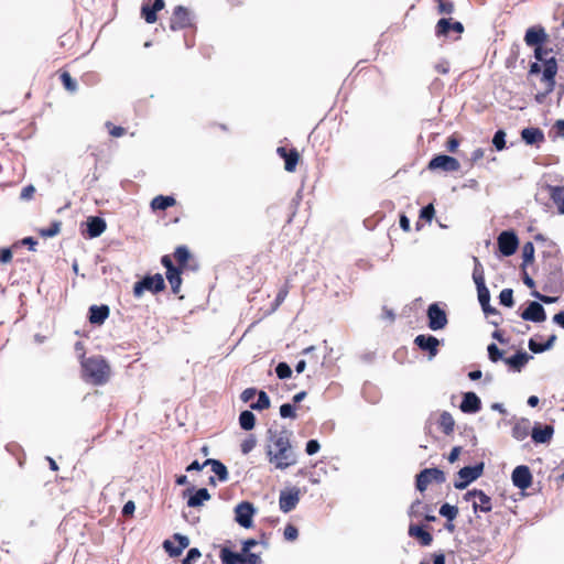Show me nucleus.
<instances>
[{
    "label": "nucleus",
    "instance_id": "f257e3e1",
    "mask_svg": "<svg viewBox=\"0 0 564 564\" xmlns=\"http://www.w3.org/2000/svg\"><path fill=\"white\" fill-rule=\"evenodd\" d=\"M286 434V430L278 432L271 427L267 432L268 442L272 443L276 448L273 451L271 444H268L265 447L267 458L269 463L274 464L275 469L280 470H284L297 463V454L293 449Z\"/></svg>",
    "mask_w": 564,
    "mask_h": 564
},
{
    "label": "nucleus",
    "instance_id": "f03ea898",
    "mask_svg": "<svg viewBox=\"0 0 564 564\" xmlns=\"http://www.w3.org/2000/svg\"><path fill=\"white\" fill-rule=\"evenodd\" d=\"M83 377L94 386H102L109 380L110 366L102 356H93L82 361Z\"/></svg>",
    "mask_w": 564,
    "mask_h": 564
},
{
    "label": "nucleus",
    "instance_id": "7ed1b4c3",
    "mask_svg": "<svg viewBox=\"0 0 564 564\" xmlns=\"http://www.w3.org/2000/svg\"><path fill=\"white\" fill-rule=\"evenodd\" d=\"M165 289L166 284L161 273H147L133 284L132 293L135 299H140L145 291L155 295Z\"/></svg>",
    "mask_w": 564,
    "mask_h": 564
},
{
    "label": "nucleus",
    "instance_id": "20e7f679",
    "mask_svg": "<svg viewBox=\"0 0 564 564\" xmlns=\"http://www.w3.org/2000/svg\"><path fill=\"white\" fill-rule=\"evenodd\" d=\"M221 564H260L259 554L251 551L236 552L229 546H221L219 552Z\"/></svg>",
    "mask_w": 564,
    "mask_h": 564
},
{
    "label": "nucleus",
    "instance_id": "39448f33",
    "mask_svg": "<svg viewBox=\"0 0 564 564\" xmlns=\"http://www.w3.org/2000/svg\"><path fill=\"white\" fill-rule=\"evenodd\" d=\"M557 59L554 56H551V59L546 62L545 69L542 72L541 80L545 84V90L539 91L534 99L538 104H543L546 97L554 90L556 85V74H557Z\"/></svg>",
    "mask_w": 564,
    "mask_h": 564
},
{
    "label": "nucleus",
    "instance_id": "423d86ee",
    "mask_svg": "<svg viewBox=\"0 0 564 564\" xmlns=\"http://www.w3.org/2000/svg\"><path fill=\"white\" fill-rule=\"evenodd\" d=\"M484 470V462L462 467L457 471L458 479L454 481V488L458 490L466 489L471 482H474L475 480L482 476Z\"/></svg>",
    "mask_w": 564,
    "mask_h": 564
},
{
    "label": "nucleus",
    "instance_id": "0eeeda50",
    "mask_svg": "<svg viewBox=\"0 0 564 564\" xmlns=\"http://www.w3.org/2000/svg\"><path fill=\"white\" fill-rule=\"evenodd\" d=\"M438 485L446 481L445 473L438 467L423 468L415 475V489L424 492L432 482Z\"/></svg>",
    "mask_w": 564,
    "mask_h": 564
},
{
    "label": "nucleus",
    "instance_id": "6e6552de",
    "mask_svg": "<svg viewBox=\"0 0 564 564\" xmlns=\"http://www.w3.org/2000/svg\"><path fill=\"white\" fill-rule=\"evenodd\" d=\"M426 317L427 327L433 332L444 329L448 324L447 313L437 302L429 305Z\"/></svg>",
    "mask_w": 564,
    "mask_h": 564
},
{
    "label": "nucleus",
    "instance_id": "1a4fd4ad",
    "mask_svg": "<svg viewBox=\"0 0 564 564\" xmlns=\"http://www.w3.org/2000/svg\"><path fill=\"white\" fill-rule=\"evenodd\" d=\"M235 521L243 529H250L253 525V518L257 513L254 505L248 500L239 502L235 509Z\"/></svg>",
    "mask_w": 564,
    "mask_h": 564
},
{
    "label": "nucleus",
    "instance_id": "9d476101",
    "mask_svg": "<svg viewBox=\"0 0 564 564\" xmlns=\"http://www.w3.org/2000/svg\"><path fill=\"white\" fill-rule=\"evenodd\" d=\"M497 247L501 257H511L519 247V238L513 229L502 230L497 238Z\"/></svg>",
    "mask_w": 564,
    "mask_h": 564
},
{
    "label": "nucleus",
    "instance_id": "9b49d317",
    "mask_svg": "<svg viewBox=\"0 0 564 564\" xmlns=\"http://www.w3.org/2000/svg\"><path fill=\"white\" fill-rule=\"evenodd\" d=\"M558 31L560 29H556L555 32L551 34V36L557 39ZM549 37L550 34L546 33L544 26H542L541 24H536L527 29L523 40L529 47H533L545 45Z\"/></svg>",
    "mask_w": 564,
    "mask_h": 564
},
{
    "label": "nucleus",
    "instance_id": "f8f14e48",
    "mask_svg": "<svg viewBox=\"0 0 564 564\" xmlns=\"http://www.w3.org/2000/svg\"><path fill=\"white\" fill-rule=\"evenodd\" d=\"M460 167L459 161L448 154L440 153L432 156L427 163L430 171L456 172Z\"/></svg>",
    "mask_w": 564,
    "mask_h": 564
},
{
    "label": "nucleus",
    "instance_id": "ddd939ff",
    "mask_svg": "<svg viewBox=\"0 0 564 564\" xmlns=\"http://www.w3.org/2000/svg\"><path fill=\"white\" fill-rule=\"evenodd\" d=\"M413 343L421 351L426 352L429 360H432L437 356L442 341L434 335L420 334L414 338Z\"/></svg>",
    "mask_w": 564,
    "mask_h": 564
},
{
    "label": "nucleus",
    "instance_id": "4468645a",
    "mask_svg": "<svg viewBox=\"0 0 564 564\" xmlns=\"http://www.w3.org/2000/svg\"><path fill=\"white\" fill-rule=\"evenodd\" d=\"M183 497L187 499L186 503L189 508H199L212 498L207 488H196L193 485L183 490Z\"/></svg>",
    "mask_w": 564,
    "mask_h": 564
},
{
    "label": "nucleus",
    "instance_id": "2eb2a0df",
    "mask_svg": "<svg viewBox=\"0 0 564 564\" xmlns=\"http://www.w3.org/2000/svg\"><path fill=\"white\" fill-rule=\"evenodd\" d=\"M107 229L106 220L100 216H89L82 224V234L88 239L100 237Z\"/></svg>",
    "mask_w": 564,
    "mask_h": 564
},
{
    "label": "nucleus",
    "instance_id": "dca6fc26",
    "mask_svg": "<svg viewBox=\"0 0 564 564\" xmlns=\"http://www.w3.org/2000/svg\"><path fill=\"white\" fill-rule=\"evenodd\" d=\"M520 317L525 322L543 323L546 321V311L539 301H528L527 307L519 312Z\"/></svg>",
    "mask_w": 564,
    "mask_h": 564
},
{
    "label": "nucleus",
    "instance_id": "f3484780",
    "mask_svg": "<svg viewBox=\"0 0 564 564\" xmlns=\"http://www.w3.org/2000/svg\"><path fill=\"white\" fill-rule=\"evenodd\" d=\"M301 490L297 487H291L280 491L279 508L283 513L294 510L300 501Z\"/></svg>",
    "mask_w": 564,
    "mask_h": 564
},
{
    "label": "nucleus",
    "instance_id": "a211bd4d",
    "mask_svg": "<svg viewBox=\"0 0 564 564\" xmlns=\"http://www.w3.org/2000/svg\"><path fill=\"white\" fill-rule=\"evenodd\" d=\"M193 25L192 14L184 6H176L170 20V29L178 31Z\"/></svg>",
    "mask_w": 564,
    "mask_h": 564
},
{
    "label": "nucleus",
    "instance_id": "6ab92c4d",
    "mask_svg": "<svg viewBox=\"0 0 564 564\" xmlns=\"http://www.w3.org/2000/svg\"><path fill=\"white\" fill-rule=\"evenodd\" d=\"M512 485L524 491L529 489L533 481L532 473L527 465H518L511 473Z\"/></svg>",
    "mask_w": 564,
    "mask_h": 564
},
{
    "label": "nucleus",
    "instance_id": "aec40b11",
    "mask_svg": "<svg viewBox=\"0 0 564 564\" xmlns=\"http://www.w3.org/2000/svg\"><path fill=\"white\" fill-rule=\"evenodd\" d=\"M172 538L177 543L176 545L172 540L166 539L163 541L162 546L170 557H177L189 545V539L182 533H174Z\"/></svg>",
    "mask_w": 564,
    "mask_h": 564
},
{
    "label": "nucleus",
    "instance_id": "412c9836",
    "mask_svg": "<svg viewBox=\"0 0 564 564\" xmlns=\"http://www.w3.org/2000/svg\"><path fill=\"white\" fill-rule=\"evenodd\" d=\"M452 32L462 34L464 32L463 23L454 21L452 18H441L435 26V35L437 37H447Z\"/></svg>",
    "mask_w": 564,
    "mask_h": 564
},
{
    "label": "nucleus",
    "instance_id": "4be33fe9",
    "mask_svg": "<svg viewBox=\"0 0 564 564\" xmlns=\"http://www.w3.org/2000/svg\"><path fill=\"white\" fill-rule=\"evenodd\" d=\"M564 274L562 268L554 265L546 275L543 290L551 293H557L563 290Z\"/></svg>",
    "mask_w": 564,
    "mask_h": 564
},
{
    "label": "nucleus",
    "instance_id": "5701e85b",
    "mask_svg": "<svg viewBox=\"0 0 564 564\" xmlns=\"http://www.w3.org/2000/svg\"><path fill=\"white\" fill-rule=\"evenodd\" d=\"M533 356L520 348L513 355L506 357L505 364L511 372H521Z\"/></svg>",
    "mask_w": 564,
    "mask_h": 564
},
{
    "label": "nucleus",
    "instance_id": "b1692460",
    "mask_svg": "<svg viewBox=\"0 0 564 564\" xmlns=\"http://www.w3.org/2000/svg\"><path fill=\"white\" fill-rule=\"evenodd\" d=\"M481 399L474 391H467L462 394L459 410L465 414H476L481 410Z\"/></svg>",
    "mask_w": 564,
    "mask_h": 564
},
{
    "label": "nucleus",
    "instance_id": "393cba45",
    "mask_svg": "<svg viewBox=\"0 0 564 564\" xmlns=\"http://www.w3.org/2000/svg\"><path fill=\"white\" fill-rule=\"evenodd\" d=\"M554 427L551 424L536 422L531 430V438L534 444H547L552 440Z\"/></svg>",
    "mask_w": 564,
    "mask_h": 564
},
{
    "label": "nucleus",
    "instance_id": "a878e982",
    "mask_svg": "<svg viewBox=\"0 0 564 564\" xmlns=\"http://www.w3.org/2000/svg\"><path fill=\"white\" fill-rule=\"evenodd\" d=\"M408 534L410 538L417 540L422 546H430L433 542V535L426 530L424 524H415L411 522L408 529Z\"/></svg>",
    "mask_w": 564,
    "mask_h": 564
},
{
    "label": "nucleus",
    "instance_id": "bb28decb",
    "mask_svg": "<svg viewBox=\"0 0 564 564\" xmlns=\"http://www.w3.org/2000/svg\"><path fill=\"white\" fill-rule=\"evenodd\" d=\"M278 155L284 160V169L288 172H294L299 161L300 154L295 148L286 149L285 147H279L276 149Z\"/></svg>",
    "mask_w": 564,
    "mask_h": 564
},
{
    "label": "nucleus",
    "instance_id": "cd10ccee",
    "mask_svg": "<svg viewBox=\"0 0 564 564\" xmlns=\"http://www.w3.org/2000/svg\"><path fill=\"white\" fill-rule=\"evenodd\" d=\"M521 139L527 145L540 147L545 141L544 132L538 127H527L521 130Z\"/></svg>",
    "mask_w": 564,
    "mask_h": 564
},
{
    "label": "nucleus",
    "instance_id": "c85d7f7f",
    "mask_svg": "<svg viewBox=\"0 0 564 564\" xmlns=\"http://www.w3.org/2000/svg\"><path fill=\"white\" fill-rule=\"evenodd\" d=\"M110 308L106 304L101 305H91L88 308V321L93 325L100 326L102 325L106 319L109 317Z\"/></svg>",
    "mask_w": 564,
    "mask_h": 564
},
{
    "label": "nucleus",
    "instance_id": "c756f323",
    "mask_svg": "<svg viewBox=\"0 0 564 564\" xmlns=\"http://www.w3.org/2000/svg\"><path fill=\"white\" fill-rule=\"evenodd\" d=\"M512 420H514V424L512 426L511 435L514 440L523 441L529 435H531L532 427H531V422L529 419L521 417V419L516 420L513 417Z\"/></svg>",
    "mask_w": 564,
    "mask_h": 564
},
{
    "label": "nucleus",
    "instance_id": "7c9ffc66",
    "mask_svg": "<svg viewBox=\"0 0 564 564\" xmlns=\"http://www.w3.org/2000/svg\"><path fill=\"white\" fill-rule=\"evenodd\" d=\"M556 339L557 337L555 334L550 335L547 339L542 343L536 341L534 338H530L528 341V347L530 351H532L533 354H542L544 351L552 349Z\"/></svg>",
    "mask_w": 564,
    "mask_h": 564
},
{
    "label": "nucleus",
    "instance_id": "2f4dec72",
    "mask_svg": "<svg viewBox=\"0 0 564 564\" xmlns=\"http://www.w3.org/2000/svg\"><path fill=\"white\" fill-rule=\"evenodd\" d=\"M491 510V498L484 490H481L477 501H474L473 503V511L477 517H479V513H488Z\"/></svg>",
    "mask_w": 564,
    "mask_h": 564
},
{
    "label": "nucleus",
    "instance_id": "473e14b6",
    "mask_svg": "<svg viewBox=\"0 0 564 564\" xmlns=\"http://www.w3.org/2000/svg\"><path fill=\"white\" fill-rule=\"evenodd\" d=\"M176 204V199L172 195H158L155 196L151 203L150 207L152 210H166L167 208L174 206Z\"/></svg>",
    "mask_w": 564,
    "mask_h": 564
},
{
    "label": "nucleus",
    "instance_id": "72a5a7b5",
    "mask_svg": "<svg viewBox=\"0 0 564 564\" xmlns=\"http://www.w3.org/2000/svg\"><path fill=\"white\" fill-rule=\"evenodd\" d=\"M550 197L556 205L558 214L564 215V186L549 185Z\"/></svg>",
    "mask_w": 564,
    "mask_h": 564
},
{
    "label": "nucleus",
    "instance_id": "f704fd0d",
    "mask_svg": "<svg viewBox=\"0 0 564 564\" xmlns=\"http://www.w3.org/2000/svg\"><path fill=\"white\" fill-rule=\"evenodd\" d=\"M183 271L184 270L182 268H177L174 271L165 272L166 280L169 281V283L171 285V290H172L173 294H178V292L181 290V285L183 282V279H182Z\"/></svg>",
    "mask_w": 564,
    "mask_h": 564
},
{
    "label": "nucleus",
    "instance_id": "c9c22d12",
    "mask_svg": "<svg viewBox=\"0 0 564 564\" xmlns=\"http://www.w3.org/2000/svg\"><path fill=\"white\" fill-rule=\"evenodd\" d=\"M438 426L445 435H451L455 427L453 415L447 411H443L438 419Z\"/></svg>",
    "mask_w": 564,
    "mask_h": 564
},
{
    "label": "nucleus",
    "instance_id": "e433bc0d",
    "mask_svg": "<svg viewBox=\"0 0 564 564\" xmlns=\"http://www.w3.org/2000/svg\"><path fill=\"white\" fill-rule=\"evenodd\" d=\"M238 420H239L240 429L243 431H251L256 426L257 419H256L254 413L250 410L241 411Z\"/></svg>",
    "mask_w": 564,
    "mask_h": 564
},
{
    "label": "nucleus",
    "instance_id": "4c0bfd02",
    "mask_svg": "<svg viewBox=\"0 0 564 564\" xmlns=\"http://www.w3.org/2000/svg\"><path fill=\"white\" fill-rule=\"evenodd\" d=\"M174 258L177 262V268L185 270L187 262L191 259V252L186 246H178L175 248Z\"/></svg>",
    "mask_w": 564,
    "mask_h": 564
},
{
    "label": "nucleus",
    "instance_id": "58836bf2",
    "mask_svg": "<svg viewBox=\"0 0 564 564\" xmlns=\"http://www.w3.org/2000/svg\"><path fill=\"white\" fill-rule=\"evenodd\" d=\"M534 245L531 241H528L522 247V264L521 270H524L529 264H532L534 261Z\"/></svg>",
    "mask_w": 564,
    "mask_h": 564
},
{
    "label": "nucleus",
    "instance_id": "ea45409f",
    "mask_svg": "<svg viewBox=\"0 0 564 564\" xmlns=\"http://www.w3.org/2000/svg\"><path fill=\"white\" fill-rule=\"evenodd\" d=\"M258 399L250 404V409L254 411H263L270 408L271 401L265 391L260 390L257 393Z\"/></svg>",
    "mask_w": 564,
    "mask_h": 564
},
{
    "label": "nucleus",
    "instance_id": "a19ab883",
    "mask_svg": "<svg viewBox=\"0 0 564 564\" xmlns=\"http://www.w3.org/2000/svg\"><path fill=\"white\" fill-rule=\"evenodd\" d=\"M141 18L149 24L155 23L158 20V11L153 9L151 3L145 0L141 6Z\"/></svg>",
    "mask_w": 564,
    "mask_h": 564
},
{
    "label": "nucleus",
    "instance_id": "79ce46f5",
    "mask_svg": "<svg viewBox=\"0 0 564 564\" xmlns=\"http://www.w3.org/2000/svg\"><path fill=\"white\" fill-rule=\"evenodd\" d=\"M487 355L488 359L494 364H497L498 361L505 362V350L500 349L495 343H490L487 346Z\"/></svg>",
    "mask_w": 564,
    "mask_h": 564
},
{
    "label": "nucleus",
    "instance_id": "37998d69",
    "mask_svg": "<svg viewBox=\"0 0 564 564\" xmlns=\"http://www.w3.org/2000/svg\"><path fill=\"white\" fill-rule=\"evenodd\" d=\"M532 48H533V53H534V58L538 62H541L542 66H543V69H545L546 62L551 59V57H546V55L550 54V53H553L554 48L553 47H545V45H543V46H533Z\"/></svg>",
    "mask_w": 564,
    "mask_h": 564
},
{
    "label": "nucleus",
    "instance_id": "c03bdc74",
    "mask_svg": "<svg viewBox=\"0 0 564 564\" xmlns=\"http://www.w3.org/2000/svg\"><path fill=\"white\" fill-rule=\"evenodd\" d=\"M458 512H459L458 508L448 502L443 503L438 510L440 516L449 521H454L456 519Z\"/></svg>",
    "mask_w": 564,
    "mask_h": 564
},
{
    "label": "nucleus",
    "instance_id": "a18cd8bd",
    "mask_svg": "<svg viewBox=\"0 0 564 564\" xmlns=\"http://www.w3.org/2000/svg\"><path fill=\"white\" fill-rule=\"evenodd\" d=\"M62 227L61 220H53L46 228L39 229V235L43 238H52L59 234Z\"/></svg>",
    "mask_w": 564,
    "mask_h": 564
},
{
    "label": "nucleus",
    "instance_id": "49530a36",
    "mask_svg": "<svg viewBox=\"0 0 564 564\" xmlns=\"http://www.w3.org/2000/svg\"><path fill=\"white\" fill-rule=\"evenodd\" d=\"M212 471L220 482H226L229 479L228 468L221 460H218L217 464H213Z\"/></svg>",
    "mask_w": 564,
    "mask_h": 564
},
{
    "label": "nucleus",
    "instance_id": "de8ad7c7",
    "mask_svg": "<svg viewBox=\"0 0 564 564\" xmlns=\"http://www.w3.org/2000/svg\"><path fill=\"white\" fill-rule=\"evenodd\" d=\"M476 289L480 306L488 305V303H490V291L487 288L486 282L476 284Z\"/></svg>",
    "mask_w": 564,
    "mask_h": 564
},
{
    "label": "nucleus",
    "instance_id": "09e8293b",
    "mask_svg": "<svg viewBox=\"0 0 564 564\" xmlns=\"http://www.w3.org/2000/svg\"><path fill=\"white\" fill-rule=\"evenodd\" d=\"M473 259H474L473 280L475 282V285L478 283H485L486 281H485L484 267L477 257H474Z\"/></svg>",
    "mask_w": 564,
    "mask_h": 564
},
{
    "label": "nucleus",
    "instance_id": "8fccbe9b",
    "mask_svg": "<svg viewBox=\"0 0 564 564\" xmlns=\"http://www.w3.org/2000/svg\"><path fill=\"white\" fill-rule=\"evenodd\" d=\"M506 132L503 129H498L492 137V145L497 151H502L507 148L506 145Z\"/></svg>",
    "mask_w": 564,
    "mask_h": 564
},
{
    "label": "nucleus",
    "instance_id": "3c124183",
    "mask_svg": "<svg viewBox=\"0 0 564 564\" xmlns=\"http://www.w3.org/2000/svg\"><path fill=\"white\" fill-rule=\"evenodd\" d=\"M59 79L66 90L70 93H75L77 90V82L68 72H63L59 76Z\"/></svg>",
    "mask_w": 564,
    "mask_h": 564
},
{
    "label": "nucleus",
    "instance_id": "603ef678",
    "mask_svg": "<svg viewBox=\"0 0 564 564\" xmlns=\"http://www.w3.org/2000/svg\"><path fill=\"white\" fill-rule=\"evenodd\" d=\"M499 304L505 307H512L514 305L513 299V290L512 289H503L499 294Z\"/></svg>",
    "mask_w": 564,
    "mask_h": 564
},
{
    "label": "nucleus",
    "instance_id": "864d4df0",
    "mask_svg": "<svg viewBox=\"0 0 564 564\" xmlns=\"http://www.w3.org/2000/svg\"><path fill=\"white\" fill-rule=\"evenodd\" d=\"M275 375L279 379L281 380H285V379H289L291 378L292 376V369L290 367V365L285 361H280L276 366H275Z\"/></svg>",
    "mask_w": 564,
    "mask_h": 564
},
{
    "label": "nucleus",
    "instance_id": "5fc2aeb1",
    "mask_svg": "<svg viewBox=\"0 0 564 564\" xmlns=\"http://www.w3.org/2000/svg\"><path fill=\"white\" fill-rule=\"evenodd\" d=\"M280 416L282 419H291L294 420L296 417V406L292 403H283L280 406Z\"/></svg>",
    "mask_w": 564,
    "mask_h": 564
},
{
    "label": "nucleus",
    "instance_id": "6e6d98bb",
    "mask_svg": "<svg viewBox=\"0 0 564 564\" xmlns=\"http://www.w3.org/2000/svg\"><path fill=\"white\" fill-rule=\"evenodd\" d=\"M257 444V438L253 434L248 435L240 444V451L243 455L249 454Z\"/></svg>",
    "mask_w": 564,
    "mask_h": 564
},
{
    "label": "nucleus",
    "instance_id": "4d7b16f0",
    "mask_svg": "<svg viewBox=\"0 0 564 564\" xmlns=\"http://www.w3.org/2000/svg\"><path fill=\"white\" fill-rule=\"evenodd\" d=\"M435 216V208L433 204H427L420 209V219L431 223Z\"/></svg>",
    "mask_w": 564,
    "mask_h": 564
},
{
    "label": "nucleus",
    "instance_id": "13d9d810",
    "mask_svg": "<svg viewBox=\"0 0 564 564\" xmlns=\"http://www.w3.org/2000/svg\"><path fill=\"white\" fill-rule=\"evenodd\" d=\"M530 294H531V296L536 299L541 304L542 303H544V304H553V303H556L558 301L557 296L545 295V294L540 293L536 290H532Z\"/></svg>",
    "mask_w": 564,
    "mask_h": 564
},
{
    "label": "nucleus",
    "instance_id": "bf43d9fd",
    "mask_svg": "<svg viewBox=\"0 0 564 564\" xmlns=\"http://www.w3.org/2000/svg\"><path fill=\"white\" fill-rule=\"evenodd\" d=\"M202 556V553L199 551V549L197 547H191L187 553H186V556L182 560L181 564H193L194 562H196L199 557Z\"/></svg>",
    "mask_w": 564,
    "mask_h": 564
},
{
    "label": "nucleus",
    "instance_id": "052dcab7",
    "mask_svg": "<svg viewBox=\"0 0 564 564\" xmlns=\"http://www.w3.org/2000/svg\"><path fill=\"white\" fill-rule=\"evenodd\" d=\"M423 507V502L421 499H415L409 510H408V516L410 518H416V517H421L422 516V512H421V508Z\"/></svg>",
    "mask_w": 564,
    "mask_h": 564
},
{
    "label": "nucleus",
    "instance_id": "680f3d73",
    "mask_svg": "<svg viewBox=\"0 0 564 564\" xmlns=\"http://www.w3.org/2000/svg\"><path fill=\"white\" fill-rule=\"evenodd\" d=\"M283 535L286 541H295L299 536V530L295 525L288 523L284 528Z\"/></svg>",
    "mask_w": 564,
    "mask_h": 564
},
{
    "label": "nucleus",
    "instance_id": "e2e57ef3",
    "mask_svg": "<svg viewBox=\"0 0 564 564\" xmlns=\"http://www.w3.org/2000/svg\"><path fill=\"white\" fill-rule=\"evenodd\" d=\"M321 449V444L317 440L311 438L305 444V453L308 456L315 455Z\"/></svg>",
    "mask_w": 564,
    "mask_h": 564
},
{
    "label": "nucleus",
    "instance_id": "0e129e2a",
    "mask_svg": "<svg viewBox=\"0 0 564 564\" xmlns=\"http://www.w3.org/2000/svg\"><path fill=\"white\" fill-rule=\"evenodd\" d=\"M19 245L26 246L30 251H35V247L37 246V240L34 237L28 236L23 239L19 240L13 245V247H17Z\"/></svg>",
    "mask_w": 564,
    "mask_h": 564
},
{
    "label": "nucleus",
    "instance_id": "69168bd1",
    "mask_svg": "<svg viewBox=\"0 0 564 564\" xmlns=\"http://www.w3.org/2000/svg\"><path fill=\"white\" fill-rule=\"evenodd\" d=\"M106 127L108 128V132L111 137L119 138L126 133V129L120 126H113L111 122L107 121Z\"/></svg>",
    "mask_w": 564,
    "mask_h": 564
},
{
    "label": "nucleus",
    "instance_id": "338daca9",
    "mask_svg": "<svg viewBox=\"0 0 564 564\" xmlns=\"http://www.w3.org/2000/svg\"><path fill=\"white\" fill-rule=\"evenodd\" d=\"M438 2V12L451 14L454 11L453 2L448 0H437Z\"/></svg>",
    "mask_w": 564,
    "mask_h": 564
},
{
    "label": "nucleus",
    "instance_id": "774afa93",
    "mask_svg": "<svg viewBox=\"0 0 564 564\" xmlns=\"http://www.w3.org/2000/svg\"><path fill=\"white\" fill-rule=\"evenodd\" d=\"M12 249L10 247H4L0 249V263L7 264L12 260Z\"/></svg>",
    "mask_w": 564,
    "mask_h": 564
}]
</instances>
